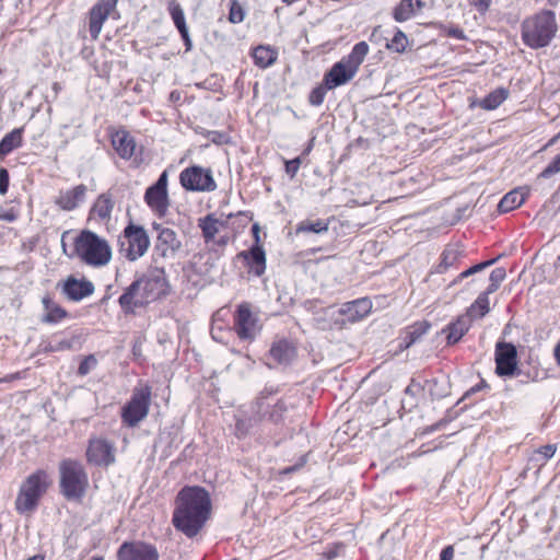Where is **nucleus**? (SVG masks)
Instances as JSON below:
<instances>
[{"label": "nucleus", "instance_id": "32", "mask_svg": "<svg viewBox=\"0 0 560 560\" xmlns=\"http://www.w3.org/2000/svg\"><path fill=\"white\" fill-rule=\"evenodd\" d=\"M278 54L269 46H258L253 51L255 65L265 69L273 65L277 60Z\"/></svg>", "mask_w": 560, "mask_h": 560}, {"label": "nucleus", "instance_id": "54", "mask_svg": "<svg viewBox=\"0 0 560 560\" xmlns=\"http://www.w3.org/2000/svg\"><path fill=\"white\" fill-rule=\"evenodd\" d=\"M453 558H454L453 546H447L441 551L440 560H453Z\"/></svg>", "mask_w": 560, "mask_h": 560}, {"label": "nucleus", "instance_id": "10", "mask_svg": "<svg viewBox=\"0 0 560 560\" xmlns=\"http://www.w3.org/2000/svg\"><path fill=\"white\" fill-rule=\"evenodd\" d=\"M142 288V301H155L170 293V284L162 268H154L148 272Z\"/></svg>", "mask_w": 560, "mask_h": 560}, {"label": "nucleus", "instance_id": "16", "mask_svg": "<svg viewBox=\"0 0 560 560\" xmlns=\"http://www.w3.org/2000/svg\"><path fill=\"white\" fill-rule=\"evenodd\" d=\"M237 258L243 259L255 276L260 277L265 273L266 253L261 245H254L249 250L238 253Z\"/></svg>", "mask_w": 560, "mask_h": 560}, {"label": "nucleus", "instance_id": "50", "mask_svg": "<svg viewBox=\"0 0 560 560\" xmlns=\"http://www.w3.org/2000/svg\"><path fill=\"white\" fill-rule=\"evenodd\" d=\"M10 183L9 172L4 167H0V195H4L8 191Z\"/></svg>", "mask_w": 560, "mask_h": 560}, {"label": "nucleus", "instance_id": "22", "mask_svg": "<svg viewBox=\"0 0 560 560\" xmlns=\"http://www.w3.org/2000/svg\"><path fill=\"white\" fill-rule=\"evenodd\" d=\"M372 308V303L369 299H358L343 304L340 313L346 315L349 320L357 322L366 316Z\"/></svg>", "mask_w": 560, "mask_h": 560}, {"label": "nucleus", "instance_id": "1", "mask_svg": "<svg viewBox=\"0 0 560 560\" xmlns=\"http://www.w3.org/2000/svg\"><path fill=\"white\" fill-rule=\"evenodd\" d=\"M210 513L209 493L201 487H186L176 497L173 525L187 537H194L205 526Z\"/></svg>", "mask_w": 560, "mask_h": 560}, {"label": "nucleus", "instance_id": "58", "mask_svg": "<svg viewBox=\"0 0 560 560\" xmlns=\"http://www.w3.org/2000/svg\"><path fill=\"white\" fill-rule=\"evenodd\" d=\"M141 240H142V255L144 254V252L148 249V247L150 246V240H149V236L147 235V233L144 232V230L142 229V236H141Z\"/></svg>", "mask_w": 560, "mask_h": 560}, {"label": "nucleus", "instance_id": "63", "mask_svg": "<svg viewBox=\"0 0 560 560\" xmlns=\"http://www.w3.org/2000/svg\"><path fill=\"white\" fill-rule=\"evenodd\" d=\"M14 378H16V375H10V376H7L4 378H0V383L1 382H8V381H11V380H14Z\"/></svg>", "mask_w": 560, "mask_h": 560}, {"label": "nucleus", "instance_id": "28", "mask_svg": "<svg viewBox=\"0 0 560 560\" xmlns=\"http://www.w3.org/2000/svg\"><path fill=\"white\" fill-rule=\"evenodd\" d=\"M24 128H15L7 133L0 141V160L11 153L14 149L20 148L23 142Z\"/></svg>", "mask_w": 560, "mask_h": 560}, {"label": "nucleus", "instance_id": "7", "mask_svg": "<svg viewBox=\"0 0 560 560\" xmlns=\"http://www.w3.org/2000/svg\"><path fill=\"white\" fill-rule=\"evenodd\" d=\"M179 183L188 191L211 192L217 189L212 171L199 165L184 168L179 174Z\"/></svg>", "mask_w": 560, "mask_h": 560}, {"label": "nucleus", "instance_id": "29", "mask_svg": "<svg viewBox=\"0 0 560 560\" xmlns=\"http://www.w3.org/2000/svg\"><path fill=\"white\" fill-rule=\"evenodd\" d=\"M42 302L46 311L42 318L43 323L57 324L67 317V311L55 303L49 296H44Z\"/></svg>", "mask_w": 560, "mask_h": 560}, {"label": "nucleus", "instance_id": "41", "mask_svg": "<svg viewBox=\"0 0 560 560\" xmlns=\"http://www.w3.org/2000/svg\"><path fill=\"white\" fill-rule=\"evenodd\" d=\"M408 39L404 32L397 31L386 47L396 52H404L407 46Z\"/></svg>", "mask_w": 560, "mask_h": 560}, {"label": "nucleus", "instance_id": "4", "mask_svg": "<svg viewBox=\"0 0 560 560\" xmlns=\"http://www.w3.org/2000/svg\"><path fill=\"white\" fill-rule=\"evenodd\" d=\"M67 255L77 256L89 266L102 267L110 260L112 252L105 240L84 230L74 238L72 253Z\"/></svg>", "mask_w": 560, "mask_h": 560}, {"label": "nucleus", "instance_id": "2", "mask_svg": "<svg viewBox=\"0 0 560 560\" xmlns=\"http://www.w3.org/2000/svg\"><path fill=\"white\" fill-rule=\"evenodd\" d=\"M557 30L555 13L544 10L523 21L522 39L532 49L542 48L549 45Z\"/></svg>", "mask_w": 560, "mask_h": 560}, {"label": "nucleus", "instance_id": "51", "mask_svg": "<svg viewBox=\"0 0 560 560\" xmlns=\"http://www.w3.org/2000/svg\"><path fill=\"white\" fill-rule=\"evenodd\" d=\"M492 0H469L470 5L476 8V10L480 13H486L490 5Z\"/></svg>", "mask_w": 560, "mask_h": 560}, {"label": "nucleus", "instance_id": "35", "mask_svg": "<svg viewBox=\"0 0 560 560\" xmlns=\"http://www.w3.org/2000/svg\"><path fill=\"white\" fill-rule=\"evenodd\" d=\"M489 294L490 293H488L487 290L480 293L465 315H470V318L472 319L475 316L483 317L487 313H489Z\"/></svg>", "mask_w": 560, "mask_h": 560}, {"label": "nucleus", "instance_id": "18", "mask_svg": "<svg viewBox=\"0 0 560 560\" xmlns=\"http://www.w3.org/2000/svg\"><path fill=\"white\" fill-rule=\"evenodd\" d=\"M180 247L176 233L171 229H162L156 237L154 249L162 257H173Z\"/></svg>", "mask_w": 560, "mask_h": 560}, {"label": "nucleus", "instance_id": "49", "mask_svg": "<svg viewBox=\"0 0 560 560\" xmlns=\"http://www.w3.org/2000/svg\"><path fill=\"white\" fill-rule=\"evenodd\" d=\"M300 165H301V159L300 158H295L293 160L287 161L285 162V172H287V174L290 175V177L293 178L296 175V173L299 172Z\"/></svg>", "mask_w": 560, "mask_h": 560}, {"label": "nucleus", "instance_id": "44", "mask_svg": "<svg viewBox=\"0 0 560 560\" xmlns=\"http://www.w3.org/2000/svg\"><path fill=\"white\" fill-rule=\"evenodd\" d=\"M245 18V12L242 5L236 0H231L229 20L231 23H241Z\"/></svg>", "mask_w": 560, "mask_h": 560}, {"label": "nucleus", "instance_id": "59", "mask_svg": "<svg viewBox=\"0 0 560 560\" xmlns=\"http://www.w3.org/2000/svg\"><path fill=\"white\" fill-rule=\"evenodd\" d=\"M553 357L558 365H560V341L557 343V346L553 349Z\"/></svg>", "mask_w": 560, "mask_h": 560}, {"label": "nucleus", "instance_id": "55", "mask_svg": "<svg viewBox=\"0 0 560 560\" xmlns=\"http://www.w3.org/2000/svg\"><path fill=\"white\" fill-rule=\"evenodd\" d=\"M18 219V215L14 211H7L3 213H0V220L7 221V222H13Z\"/></svg>", "mask_w": 560, "mask_h": 560}, {"label": "nucleus", "instance_id": "38", "mask_svg": "<svg viewBox=\"0 0 560 560\" xmlns=\"http://www.w3.org/2000/svg\"><path fill=\"white\" fill-rule=\"evenodd\" d=\"M430 328V325L427 323L416 324L410 327L404 339V348H409L411 345L416 343Z\"/></svg>", "mask_w": 560, "mask_h": 560}, {"label": "nucleus", "instance_id": "6", "mask_svg": "<svg viewBox=\"0 0 560 560\" xmlns=\"http://www.w3.org/2000/svg\"><path fill=\"white\" fill-rule=\"evenodd\" d=\"M51 480L45 470H37L31 474L21 485L15 499V510L20 514L33 512L47 492Z\"/></svg>", "mask_w": 560, "mask_h": 560}, {"label": "nucleus", "instance_id": "62", "mask_svg": "<svg viewBox=\"0 0 560 560\" xmlns=\"http://www.w3.org/2000/svg\"><path fill=\"white\" fill-rule=\"evenodd\" d=\"M337 556H338V552L336 550H330L326 553V558L329 560L336 558Z\"/></svg>", "mask_w": 560, "mask_h": 560}, {"label": "nucleus", "instance_id": "46", "mask_svg": "<svg viewBox=\"0 0 560 560\" xmlns=\"http://www.w3.org/2000/svg\"><path fill=\"white\" fill-rule=\"evenodd\" d=\"M560 172V153L542 170L539 174L541 178H549L550 176Z\"/></svg>", "mask_w": 560, "mask_h": 560}, {"label": "nucleus", "instance_id": "15", "mask_svg": "<svg viewBox=\"0 0 560 560\" xmlns=\"http://www.w3.org/2000/svg\"><path fill=\"white\" fill-rule=\"evenodd\" d=\"M61 291L69 300L79 302L93 294L94 284L90 280H78L70 276L63 282Z\"/></svg>", "mask_w": 560, "mask_h": 560}, {"label": "nucleus", "instance_id": "31", "mask_svg": "<svg viewBox=\"0 0 560 560\" xmlns=\"http://www.w3.org/2000/svg\"><path fill=\"white\" fill-rule=\"evenodd\" d=\"M222 225L223 222L217 219L213 214H208L198 220V226L200 228L206 242L212 241Z\"/></svg>", "mask_w": 560, "mask_h": 560}, {"label": "nucleus", "instance_id": "34", "mask_svg": "<svg viewBox=\"0 0 560 560\" xmlns=\"http://www.w3.org/2000/svg\"><path fill=\"white\" fill-rule=\"evenodd\" d=\"M329 229V222L327 220L317 219V220H303L296 224L295 233H315L323 234L326 233Z\"/></svg>", "mask_w": 560, "mask_h": 560}, {"label": "nucleus", "instance_id": "14", "mask_svg": "<svg viewBox=\"0 0 560 560\" xmlns=\"http://www.w3.org/2000/svg\"><path fill=\"white\" fill-rule=\"evenodd\" d=\"M495 372L499 375H512L516 370V348L512 343L499 342L495 349Z\"/></svg>", "mask_w": 560, "mask_h": 560}, {"label": "nucleus", "instance_id": "39", "mask_svg": "<svg viewBox=\"0 0 560 560\" xmlns=\"http://www.w3.org/2000/svg\"><path fill=\"white\" fill-rule=\"evenodd\" d=\"M117 556L119 560H140V547L136 542L125 541Z\"/></svg>", "mask_w": 560, "mask_h": 560}, {"label": "nucleus", "instance_id": "5", "mask_svg": "<svg viewBox=\"0 0 560 560\" xmlns=\"http://www.w3.org/2000/svg\"><path fill=\"white\" fill-rule=\"evenodd\" d=\"M369 50V45L365 42L355 44L351 52L336 62L325 74L324 83L326 89L334 90L350 82L355 77Z\"/></svg>", "mask_w": 560, "mask_h": 560}, {"label": "nucleus", "instance_id": "47", "mask_svg": "<svg viewBox=\"0 0 560 560\" xmlns=\"http://www.w3.org/2000/svg\"><path fill=\"white\" fill-rule=\"evenodd\" d=\"M328 89H326V86H317L315 89L312 90V92L310 93V96H308V102L313 105V106H319L323 104L324 100H325V95H326V91Z\"/></svg>", "mask_w": 560, "mask_h": 560}, {"label": "nucleus", "instance_id": "53", "mask_svg": "<svg viewBox=\"0 0 560 560\" xmlns=\"http://www.w3.org/2000/svg\"><path fill=\"white\" fill-rule=\"evenodd\" d=\"M497 259H490V260H487V261H482L480 264H477L475 266L471 267L472 269V273H477V272H480L482 270H485L486 268L490 267L491 265H493Z\"/></svg>", "mask_w": 560, "mask_h": 560}, {"label": "nucleus", "instance_id": "60", "mask_svg": "<svg viewBox=\"0 0 560 560\" xmlns=\"http://www.w3.org/2000/svg\"><path fill=\"white\" fill-rule=\"evenodd\" d=\"M472 275H474V273H472V269H471V267H470V268H468L467 270H465V271H463L462 273H459L458 279H456V280H455V283H456L458 280L465 279V278H467V277H469V276H472Z\"/></svg>", "mask_w": 560, "mask_h": 560}, {"label": "nucleus", "instance_id": "12", "mask_svg": "<svg viewBox=\"0 0 560 560\" xmlns=\"http://www.w3.org/2000/svg\"><path fill=\"white\" fill-rule=\"evenodd\" d=\"M114 445L104 439H92L86 450V459L95 466H108L114 463Z\"/></svg>", "mask_w": 560, "mask_h": 560}, {"label": "nucleus", "instance_id": "57", "mask_svg": "<svg viewBox=\"0 0 560 560\" xmlns=\"http://www.w3.org/2000/svg\"><path fill=\"white\" fill-rule=\"evenodd\" d=\"M252 232H253V235L255 237V245H260V237H259V234H260V228L257 223H255L253 226H252Z\"/></svg>", "mask_w": 560, "mask_h": 560}, {"label": "nucleus", "instance_id": "20", "mask_svg": "<svg viewBox=\"0 0 560 560\" xmlns=\"http://www.w3.org/2000/svg\"><path fill=\"white\" fill-rule=\"evenodd\" d=\"M168 12L184 40L186 51H189L192 48V42L186 24L185 13L180 4L174 0L171 1L168 4Z\"/></svg>", "mask_w": 560, "mask_h": 560}, {"label": "nucleus", "instance_id": "36", "mask_svg": "<svg viewBox=\"0 0 560 560\" xmlns=\"http://www.w3.org/2000/svg\"><path fill=\"white\" fill-rule=\"evenodd\" d=\"M114 208V201L109 194H102L93 205L92 211L96 213L101 219L105 220L110 217V212Z\"/></svg>", "mask_w": 560, "mask_h": 560}, {"label": "nucleus", "instance_id": "23", "mask_svg": "<svg viewBox=\"0 0 560 560\" xmlns=\"http://www.w3.org/2000/svg\"><path fill=\"white\" fill-rule=\"evenodd\" d=\"M112 144L122 159H130L136 149L133 138L126 130H118L112 135Z\"/></svg>", "mask_w": 560, "mask_h": 560}, {"label": "nucleus", "instance_id": "56", "mask_svg": "<svg viewBox=\"0 0 560 560\" xmlns=\"http://www.w3.org/2000/svg\"><path fill=\"white\" fill-rule=\"evenodd\" d=\"M448 35L457 39H463L465 37L463 30L458 27L450 28Z\"/></svg>", "mask_w": 560, "mask_h": 560}, {"label": "nucleus", "instance_id": "33", "mask_svg": "<svg viewBox=\"0 0 560 560\" xmlns=\"http://www.w3.org/2000/svg\"><path fill=\"white\" fill-rule=\"evenodd\" d=\"M509 96L508 90L503 88L495 89L486 97L478 102V106L485 110H493L498 108Z\"/></svg>", "mask_w": 560, "mask_h": 560}, {"label": "nucleus", "instance_id": "26", "mask_svg": "<svg viewBox=\"0 0 560 560\" xmlns=\"http://www.w3.org/2000/svg\"><path fill=\"white\" fill-rule=\"evenodd\" d=\"M471 326L470 315H460L458 318L451 323L444 331L447 334V343H456L468 331Z\"/></svg>", "mask_w": 560, "mask_h": 560}, {"label": "nucleus", "instance_id": "13", "mask_svg": "<svg viewBox=\"0 0 560 560\" xmlns=\"http://www.w3.org/2000/svg\"><path fill=\"white\" fill-rule=\"evenodd\" d=\"M118 242L120 255L135 261L140 256V225L130 222Z\"/></svg>", "mask_w": 560, "mask_h": 560}, {"label": "nucleus", "instance_id": "27", "mask_svg": "<svg viewBox=\"0 0 560 560\" xmlns=\"http://www.w3.org/2000/svg\"><path fill=\"white\" fill-rule=\"evenodd\" d=\"M124 423L135 427L140 421V389L135 387L131 400L124 406L121 411Z\"/></svg>", "mask_w": 560, "mask_h": 560}, {"label": "nucleus", "instance_id": "52", "mask_svg": "<svg viewBox=\"0 0 560 560\" xmlns=\"http://www.w3.org/2000/svg\"><path fill=\"white\" fill-rule=\"evenodd\" d=\"M150 388L149 387H142V419L147 416L149 410V400H150Z\"/></svg>", "mask_w": 560, "mask_h": 560}, {"label": "nucleus", "instance_id": "25", "mask_svg": "<svg viewBox=\"0 0 560 560\" xmlns=\"http://www.w3.org/2000/svg\"><path fill=\"white\" fill-rule=\"evenodd\" d=\"M424 5L422 0H401L394 9V19L397 22H405L421 12Z\"/></svg>", "mask_w": 560, "mask_h": 560}, {"label": "nucleus", "instance_id": "45", "mask_svg": "<svg viewBox=\"0 0 560 560\" xmlns=\"http://www.w3.org/2000/svg\"><path fill=\"white\" fill-rule=\"evenodd\" d=\"M96 364L97 360L93 354L85 357L78 368V374L81 376H85L96 366Z\"/></svg>", "mask_w": 560, "mask_h": 560}, {"label": "nucleus", "instance_id": "37", "mask_svg": "<svg viewBox=\"0 0 560 560\" xmlns=\"http://www.w3.org/2000/svg\"><path fill=\"white\" fill-rule=\"evenodd\" d=\"M269 408V405H266L264 400H258L256 402V413L261 417V413L264 415L268 412V418L272 422H278L282 419L283 412L285 410L283 402H277L270 411L267 409Z\"/></svg>", "mask_w": 560, "mask_h": 560}, {"label": "nucleus", "instance_id": "40", "mask_svg": "<svg viewBox=\"0 0 560 560\" xmlns=\"http://www.w3.org/2000/svg\"><path fill=\"white\" fill-rule=\"evenodd\" d=\"M505 278H506V271L504 268L499 267V268L493 269L489 277L490 284L487 288L488 293L495 292L499 289L500 284L504 281Z\"/></svg>", "mask_w": 560, "mask_h": 560}, {"label": "nucleus", "instance_id": "61", "mask_svg": "<svg viewBox=\"0 0 560 560\" xmlns=\"http://www.w3.org/2000/svg\"><path fill=\"white\" fill-rule=\"evenodd\" d=\"M68 235H69V232H68V231L63 232V233H62V235H61V245H62V248H63V252H65V253H67V252H66V237H67Z\"/></svg>", "mask_w": 560, "mask_h": 560}, {"label": "nucleus", "instance_id": "19", "mask_svg": "<svg viewBox=\"0 0 560 560\" xmlns=\"http://www.w3.org/2000/svg\"><path fill=\"white\" fill-rule=\"evenodd\" d=\"M139 290L140 278H137L119 296L118 303L125 315H137V310L140 306V299L138 298Z\"/></svg>", "mask_w": 560, "mask_h": 560}, {"label": "nucleus", "instance_id": "21", "mask_svg": "<svg viewBox=\"0 0 560 560\" xmlns=\"http://www.w3.org/2000/svg\"><path fill=\"white\" fill-rule=\"evenodd\" d=\"M296 355L295 347L285 339L273 342L269 350V357L278 364H289Z\"/></svg>", "mask_w": 560, "mask_h": 560}, {"label": "nucleus", "instance_id": "8", "mask_svg": "<svg viewBox=\"0 0 560 560\" xmlns=\"http://www.w3.org/2000/svg\"><path fill=\"white\" fill-rule=\"evenodd\" d=\"M167 184L168 174L167 171H164L158 180L147 188L144 194L145 203L159 217H164L170 210L171 200Z\"/></svg>", "mask_w": 560, "mask_h": 560}, {"label": "nucleus", "instance_id": "64", "mask_svg": "<svg viewBox=\"0 0 560 560\" xmlns=\"http://www.w3.org/2000/svg\"><path fill=\"white\" fill-rule=\"evenodd\" d=\"M27 560H44V557L40 555H35V556L28 558Z\"/></svg>", "mask_w": 560, "mask_h": 560}, {"label": "nucleus", "instance_id": "43", "mask_svg": "<svg viewBox=\"0 0 560 560\" xmlns=\"http://www.w3.org/2000/svg\"><path fill=\"white\" fill-rule=\"evenodd\" d=\"M556 450L557 447L553 444L544 445L536 451L533 459L538 462L539 465L541 466L555 455Z\"/></svg>", "mask_w": 560, "mask_h": 560}, {"label": "nucleus", "instance_id": "24", "mask_svg": "<svg viewBox=\"0 0 560 560\" xmlns=\"http://www.w3.org/2000/svg\"><path fill=\"white\" fill-rule=\"evenodd\" d=\"M529 191L526 188L520 187L505 194L498 205V210L501 213H506L523 205Z\"/></svg>", "mask_w": 560, "mask_h": 560}, {"label": "nucleus", "instance_id": "9", "mask_svg": "<svg viewBox=\"0 0 560 560\" xmlns=\"http://www.w3.org/2000/svg\"><path fill=\"white\" fill-rule=\"evenodd\" d=\"M261 327L257 316L250 311L248 304L238 305L234 315V330L241 340L253 341Z\"/></svg>", "mask_w": 560, "mask_h": 560}, {"label": "nucleus", "instance_id": "3", "mask_svg": "<svg viewBox=\"0 0 560 560\" xmlns=\"http://www.w3.org/2000/svg\"><path fill=\"white\" fill-rule=\"evenodd\" d=\"M59 491L68 501L81 502L89 488V476L84 466L74 459L59 463Z\"/></svg>", "mask_w": 560, "mask_h": 560}, {"label": "nucleus", "instance_id": "42", "mask_svg": "<svg viewBox=\"0 0 560 560\" xmlns=\"http://www.w3.org/2000/svg\"><path fill=\"white\" fill-rule=\"evenodd\" d=\"M261 420L260 416L249 419H237L235 430L238 435H246Z\"/></svg>", "mask_w": 560, "mask_h": 560}, {"label": "nucleus", "instance_id": "17", "mask_svg": "<svg viewBox=\"0 0 560 560\" xmlns=\"http://www.w3.org/2000/svg\"><path fill=\"white\" fill-rule=\"evenodd\" d=\"M86 190V186L83 184H80L72 189L61 190L56 198L55 203L65 211H72L84 201Z\"/></svg>", "mask_w": 560, "mask_h": 560}, {"label": "nucleus", "instance_id": "11", "mask_svg": "<svg viewBox=\"0 0 560 560\" xmlns=\"http://www.w3.org/2000/svg\"><path fill=\"white\" fill-rule=\"evenodd\" d=\"M118 0H98L89 11V32L96 40L102 32L104 22L115 11Z\"/></svg>", "mask_w": 560, "mask_h": 560}, {"label": "nucleus", "instance_id": "30", "mask_svg": "<svg viewBox=\"0 0 560 560\" xmlns=\"http://www.w3.org/2000/svg\"><path fill=\"white\" fill-rule=\"evenodd\" d=\"M464 249L460 245H448L442 253L441 262L438 266V272L443 273L448 268L455 266L458 259L463 256Z\"/></svg>", "mask_w": 560, "mask_h": 560}, {"label": "nucleus", "instance_id": "48", "mask_svg": "<svg viewBox=\"0 0 560 560\" xmlns=\"http://www.w3.org/2000/svg\"><path fill=\"white\" fill-rule=\"evenodd\" d=\"M159 553L155 547L142 544V560H158Z\"/></svg>", "mask_w": 560, "mask_h": 560}]
</instances>
